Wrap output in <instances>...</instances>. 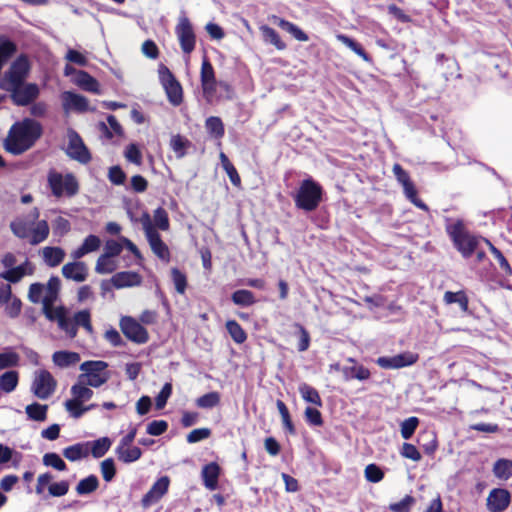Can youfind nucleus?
<instances>
[{
    "mask_svg": "<svg viewBox=\"0 0 512 512\" xmlns=\"http://www.w3.org/2000/svg\"><path fill=\"white\" fill-rule=\"evenodd\" d=\"M495 477L501 480H508L512 476V460L498 459L493 465Z\"/></svg>",
    "mask_w": 512,
    "mask_h": 512,
    "instance_id": "a19ab883",
    "label": "nucleus"
},
{
    "mask_svg": "<svg viewBox=\"0 0 512 512\" xmlns=\"http://www.w3.org/2000/svg\"><path fill=\"white\" fill-rule=\"evenodd\" d=\"M511 495L508 490L495 488L487 497V508L490 512H503L510 504Z\"/></svg>",
    "mask_w": 512,
    "mask_h": 512,
    "instance_id": "f3484780",
    "label": "nucleus"
},
{
    "mask_svg": "<svg viewBox=\"0 0 512 512\" xmlns=\"http://www.w3.org/2000/svg\"><path fill=\"white\" fill-rule=\"evenodd\" d=\"M139 222L142 224L145 236L150 245L152 252L162 261H170V251L168 246L162 240L157 229L153 226L150 214L144 211L139 218Z\"/></svg>",
    "mask_w": 512,
    "mask_h": 512,
    "instance_id": "423d86ee",
    "label": "nucleus"
},
{
    "mask_svg": "<svg viewBox=\"0 0 512 512\" xmlns=\"http://www.w3.org/2000/svg\"><path fill=\"white\" fill-rule=\"evenodd\" d=\"M19 360L20 357L16 352L0 353V370L18 366Z\"/></svg>",
    "mask_w": 512,
    "mask_h": 512,
    "instance_id": "338daca9",
    "label": "nucleus"
},
{
    "mask_svg": "<svg viewBox=\"0 0 512 512\" xmlns=\"http://www.w3.org/2000/svg\"><path fill=\"white\" fill-rule=\"evenodd\" d=\"M415 499L411 495H406L401 501L391 503L389 509L392 512H410L411 506L414 504Z\"/></svg>",
    "mask_w": 512,
    "mask_h": 512,
    "instance_id": "774afa93",
    "label": "nucleus"
},
{
    "mask_svg": "<svg viewBox=\"0 0 512 512\" xmlns=\"http://www.w3.org/2000/svg\"><path fill=\"white\" fill-rule=\"evenodd\" d=\"M170 479L168 476L159 478L143 496L141 503L143 507H149L158 502L168 491Z\"/></svg>",
    "mask_w": 512,
    "mask_h": 512,
    "instance_id": "dca6fc26",
    "label": "nucleus"
},
{
    "mask_svg": "<svg viewBox=\"0 0 512 512\" xmlns=\"http://www.w3.org/2000/svg\"><path fill=\"white\" fill-rule=\"evenodd\" d=\"M485 242L488 245L489 250L492 253L493 257L498 262L503 274L505 276H511L512 268H511L508 260L506 259V257L503 255V253L497 247H495L488 239H485Z\"/></svg>",
    "mask_w": 512,
    "mask_h": 512,
    "instance_id": "49530a36",
    "label": "nucleus"
},
{
    "mask_svg": "<svg viewBox=\"0 0 512 512\" xmlns=\"http://www.w3.org/2000/svg\"><path fill=\"white\" fill-rule=\"evenodd\" d=\"M60 279L57 276H51L47 283V295L43 298V305L46 315L49 319H53V316L50 312V307L55 301L57 294L60 290Z\"/></svg>",
    "mask_w": 512,
    "mask_h": 512,
    "instance_id": "5701e85b",
    "label": "nucleus"
},
{
    "mask_svg": "<svg viewBox=\"0 0 512 512\" xmlns=\"http://www.w3.org/2000/svg\"><path fill=\"white\" fill-rule=\"evenodd\" d=\"M276 406L278 408V411L281 415V418H282V423L285 427V429L290 433V434H295V426L292 422V419H291V416H290V412L286 406V404L282 401V400H277L276 402Z\"/></svg>",
    "mask_w": 512,
    "mask_h": 512,
    "instance_id": "4d7b16f0",
    "label": "nucleus"
},
{
    "mask_svg": "<svg viewBox=\"0 0 512 512\" xmlns=\"http://www.w3.org/2000/svg\"><path fill=\"white\" fill-rule=\"evenodd\" d=\"M64 405L69 414L75 419H78L85 414L83 403L73 397L68 399Z\"/></svg>",
    "mask_w": 512,
    "mask_h": 512,
    "instance_id": "69168bd1",
    "label": "nucleus"
},
{
    "mask_svg": "<svg viewBox=\"0 0 512 512\" xmlns=\"http://www.w3.org/2000/svg\"><path fill=\"white\" fill-rule=\"evenodd\" d=\"M114 288L122 289L125 287L139 286L142 283L141 276L134 271L117 272L112 276Z\"/></svg>",
    "mask_w": 512,
    "mask_h": 512,
    "instance_id": "6ab92c4d",
    "label": "nucleus"
},
{
    "mask_svg": "<svg viewBox=\"0 0 512 512\" xmlns=\"http://www.w3.org/2000/svg\"><path fill=\"white\" fill-rule=\"evenodd\" d=\"M79 368L82 373L78 375L77 379L92 388L102 386L110 378V373L107 370L108 363L102 360L85 361L80 364Z\"/></svg>",
    "mask_w": 512,
    "mask_h": 512,
    "instance_id": "20e7f679",
    "label": "nucleus"
},
{
    "mask_svg": "<svg viewBox=\"0 0 512 512\" xmlns=\"http://www.w3.org/2000/svg\"><path fill=\"white\" fill-rule=\"evenodd\" d=\"M277 24L281 29L291 34L296 40L301 42L309 40L308 35L296 24L282 18H278Z\"/></svg>",
    "mask_w": 512,
    "mask_h": 512,
    "instance_id": "4c0bfd02",
    "label": "nucleus"
},
{
    "mask_svg": "<svg viewBox=\"0 0 512 512\" xmlns=\"http://www.w3.org/2000/svg\"><path fill=\"white\" fill-rule=\"evenodd\" d=\"M19 374L17 371L11 370L0 376V390L5 393H11L18 385Z\"/></svg>",
    "mask_w": 512,
    "mask_h": 512,
    "instance_id": "ea45409f",
    "label": "nucleus"
},
{
    "mask_svg": "<svg viewBox=\"0 0 512 512\" xmlns=\"http://www.w3.org/2000/svg\"><path fill=\"white\" fill-rule=\"evenodd\" d=\"M190 146L191 142L180 134L173 135L170 139V147L175 152L177 158H183Z\"/></svg>",
    "mask_w": 512,
    "mask_h": 512,
    "instance_id": "79ce46f5",
    "label": "nucleus"
},
{
    "mask_svg": "<svg viewBox=\"0 0 512 512\" xmlns=\"http://www.w3.org/2000/svg\"><path fill=\"white\" fill-rule=\"evenodd\" d=\"M76 84L85 91L99 93L98 81L86 71H78L76 74Z\"/></svg>",
    "mask_w": 512,
    "mask_h": 512,
    "instance_id": "2f4dec72",
    "label": "nucleus"
},
{
    "mask_svg": "<svg viewBox=\"0 0 512 512\" xmlns=\"http://www.w3.org/2000/svg\"><path fill=\"white\" fill-rule=\"evenodd\" d=\"M153 218H154V222H155V225H153V226L155 228H159L162 231H166L169 229V227H170L169 216H168L167 211L163 207H158L154 211Z\"/></svg>",
    "mask_w": 512,
    "mask_h": 512,
    "instance_id": "052dcab7",
    "label": "nucleus"
},
{
    "mask_svg": "<svg viewBox=\"0 0 512 512\" xmlns=\"http://www.w3.org/2000/svg\"><path fill=\"white\" fill-rule=\"evenodd\" d=\"M47 184L52 195L56 198L62 196L70 198L79 192V183L72 173L62 175L60 172L51 169L47 175Z\"/></svg>",
    "mask_w": 512,
    "mask_h": 512,
    "instance_id": "39448f33",
    "label": "nucleus"
},
{
    "mask_svg": "<svg viewBox=\"0 0 512 512\" xmlns=\"http://www.w3.org/2000/svg\"><path fill=\"white\" fill-rule=\"evenodd\" d=\"M99 487V480L96 475L91 474L84 479H81L75 490L78 495H88L95 492Z\"/></svg>",
    "mask_w": 512,
    "mask_h": 512,
    "instance_id": "e433bc0d",
    "label": "nucleus"
},
{
    "mask_svg": "<svg viewBox=\"0 0 512 512\" xmlns=\"http://www.w3.org/2000/svg\"><path fill=\"white\" fill-rule=\"evenodd\" d=\"M446 232L464 258H470L476 252L479 239L467 230L462 220L447 225Z\"/></svg>",
    "mask_w": 512,
    "mask_h": 512,
    "instance_id": "7ed1b4c3",
    "label": "nucleus"
},
{
    "mask_svg": "<svg viewBox=\"0 0 512 512\" xmlns=\"http://www.w3.org/2000/svg\"><path fill=\"white\" fill-rule=\"evenodd\" d=\"M343 374L347 380H349V379L367 380L371 376L369 369L364 367L363 365L345 367L343 369Z\"/></svg>",
    "mask_w": 512,
    "mask_h": 512,
    "instance_id": "8fccbe9b",
    "label": "nucleus"
},
{
    "mask_svg": "<svg viewBox=\"0 0 512 512\" xmlns=\"http://www.w3.org/2000/svg\"><path fill=\"white\" fill-rule=\"evenodd\" d=\"M221 396L217 391H212L198 397L195 404L198 408L211 409L220 404Z\"/></svg>",
    "mask_w": 512,
    "mask_h": 512,
    "instance_id": "de8ad7c7",
    "label": "nucleus"
},
{
    "mask_svg": "<svg viewBox=\"0 0 512 512\" xmlns=\"http://www.w3.org/2000/svg\"><path fill=\"white\" fill-rule=\"evenodd\" d=\"M260 31L265 42L272 44L278 50L286 49V43L281 39L279 33L275 29L268 25H262L260 27Z\"/></svg>",
    "mask_w": 512,
    "mask_h": 512,
    "instance_id": "473e14b6",
    "label": "nucleus"
},
{
    "mask_svg": "<svg viewBox=\"0 0 512 512\" xmlns=\"http://www.w3.org/2000/svg\"><path fill=\"white\" fill-rule=\"evenodd\" d=\"M418 425H419V419L415 416L405 419L401 423V430H400L401 436L405 440L410 439L413 436V434L415 433Z\"/></svg>",
    "mask_w": 512,
    "mask_h": 512,
    "instance_id": "bf43d9fd",
    "label": "nucleus"
},
{
    "mask_svg": "<svg viewBox=\"0 0 512 512\" xmlns=\"http://www.w3.org/2000/svg\"><path fill=\"white\" fill-rule=\"evenodd\" d=\"M31 223L24 221L23 219H16L10 223V229L17 237L25 239L31 233V225L39 217L38 208H34L30 214Z\"/></svg>",
    "mask_w": 512,
    "mask_h": 512,
    "instance_id": "4be33fe9",
    "label": "nucleus"
},
{
    "mask_svg": "<svg viewBox=\"0 0 512 512\" xmlns=\"http://www.w3.org/2000/svg\"><path fill=\"white\" fill-rule=\"evenodd\" d=\"M298 390L304 401L314 404L317 407H322L323 402L317 389L307 383H302L299 385Z\"/></svg>",
    "mask_w": 512,
    "mask_h": 512,
    "instance_id": "f704fd0d",
    "label": "nucleus"
},
{
    "mask_svg": "<svg viewBox=\"0 0 512 512\" xmlns=\"http://www.w3.org/2000/svg\"><path fill=\"white\" fill-rule=\"evenodd\" d=\"M62 99L65 109H73L78 112H86L89 108L87 98L80 94L71 91H65L62 94Z\"/></svg>",
    "mask_w": 512,
    "mask_h": 512,
    "instance_id": "412c9836",
    "label": "nucleus"
},
{
    "mask_svg": "<svg viewBox=\"0 0 512 512\" xmlns=\"http://www.w3.org/2000/svg\"><path fill=\"white\" fill-rule=\"evenodd\" d=\"M17 51L16 44L5 38H0V62L4 65Z\"/></svg>",
    "mask_w": 512,
    "mask_h": 512,
    "instance_id": "603ef678",
    "label": "nucleus"
},
{
    "mask_svg": "<svg viewBox=\"0 0 512 512\" xmlns=\"http://www.w3.org/2000/svg\"><path fill=\"white\" fill-rule=\"evenodd\" d=\"M100 246V238L96 235L90 234L84 239L82 245L71 253V257L74 260L81 259L86 254L97 251Z\"/></svg>",
    "mask_w": 512,
    "mask_h": 512,
    "instance_id": "b1692460",
    "label": "nucleus"
},
{
    "mask_svg": "<svg viewBox=\"0 0 512 512\" xmlns=\"http://www.w3.org/2000/svg\"><path fill=\"white\" fill-rule=\"evenodd\" d=\"M231 301L240 307H249L257 302L254 293L247 289H239L232 293Z\"/></svg>",
    "mask_w": 512,
    "mask_h": 512,
    "instance_id": "72a5a7b5",
    "label": "nucleus"
},
{
    "mask_svg": "<svg viewBox=\"0 0 512 512\" xmlns=\"http://www.w3.org/2000/svg\"><path fill=\"white\" fill-rule=\"evenodd\" d=\"M55 316H56L59 328L61 330L65 331L66 334L70 338L76 337L77 328L75 327V322L73 321V318L68 317L63 308L57 309Z\"/></svg>",
    "mask_w": 512,
    "mask_h": 512,
    "instance_id": "c756f323",
    "label": "nucleus"
},
{
    "mask_svg": "<svg viewBox=\"0 0 512 512\" xmlns=\"http://www.w3.org/2000/svg\"><path fill=\"white\" fill-rule=\"evenodd\" d=\"M11 100L17 106H27L39 96V88L35 83L11 85Z\"/></svg>",
    "mask_w": 512,
    "mask_h": 512,
    "instance_id": "f8f14e48",
    "label": "nucleus"
},
{
    "mask_svg": "<svg viewBox=\"0 0 512 512\" xmlns=\"http://www.w3.org/2000/svg\"><path fill=\"white\" fill-rule=\"evenodd\" d=\"M225 328L236 344H243L247 340V333L236 320H227Z\"/></svg>",
    "mask_w": 512,
    "mask_h": 512,
    "instance_id": "c9c22d12",
    "label": "nucleus"
},
{
    "mask_svg": "<svg viewBox=\"0 0 512 512\" xmlns=\"http://www.w3.org/2000/svg\"><path fill=\"white\" fill-rule=\"evenodd\" d=\"M25 274L26 270L24 265H19L17 267L2 272L0 274V277L11 283H17L24 277Z\"/></svg>",
    "mask_w": 512,
    "mask_h": 512,
    "instance_id": "e2e57ef3",
    "label": "nucleus"
},
{
    "mask_svg": "<svg viewBox=\"0 0 512 512\" xmlns=\"http://www.w3.org/2000/svg\"><path fill=\"white\" fill-rule=\"evenodd\" d=\"M68 138L66 154L71 159L81 164H88L92 160V156L81 136L75 130L71 129L68 132Z\"/></svg>",
    "mask_w": 512,
    "mask_h": 512,
    "instance_id": "9b49d317",
    "label": "nucleus"
},
{
    "mask_svg": "<svg viewBox=\"0 0 512 512\" xmlns=\"http://www.w3.org/2000/svg\"><path fill=\"white\" fill-rule=\"evenodd\" d=\"M70 392L74 399L82 403L90 400L94 394L90 386L82 384V381H79V379H77L76 383L72 385Z\"/></svg>",
    "mask_w": 512,
    "mask_h": 512,
    "instance_id": "58836bf2",
    "label": "nucleus"
},
{
    "mask_svg": "<svg viewBox=\"0 0 512 512\" xmlns=\"http://www.w3.org/2000/svg\"><path fill=\"white\" fill-rule=\"evenodd\" d=\"M116 454L120 461L123 463H132L139 460L142 456V450L137 446H123L118 445Z\"/></svg>",
    "mask_w": 512,
    "mask_h": 512,
    "instance_id": "c85d7f7f",
    "label": "nucleus"
},
{
    "mask_svg": "<svg viewBox=\"0 0 512 512\" xmlns=\"http://www.w3.org/2000/svg\"><path fill=\"white\" fill-rule=\"evenodd\" d=\"M30 69V64L27 56L20 55L11 64L9 70L6 73V78L11 85L21 84L26 78Z\"/></svg>",
    "mask_w": 512,
    "mask_h": 512,
    "instance_id": "2eb2a0df",
    "label": "nucleus"
},
{
    "mask_svg": "<svg viewBox=\"0 0 512 512\" xmlns=\"http://www.w3.org/2000/svg\"><path fill=\"white\" fill-rule=\"evenodd\" d=\"M322 186L312 178L304 179L294 195L295 206L305 212L315 211L323 200Z\"/></svg>",
    "mask_w": 512,
    "mask_h": 512,
    "instance_id": "f03ea898",
    "label": "nucleus"
},
{
    "mask_svg": "<svg viewBox=\"0 0 512 512\" xmlns=\"http://www.w3.org/2000/svg\"><path fill=\"white\" fill-rule=\"evenodd\" d=\"M89 442L76 443L63 449V456L69 461H78L89 455Z\"/></svg>",
    "mask_w": 512,
    "mask_h": 512,
    "instance_id": "a878e982",
    "label": "nucleus"
},
{
    "mask_svg": "<svg viewBox=\"0 0 512 512\" xmlns=\"http://www.w3.org/2000/svg\"><path fill=\"white\" fill-rule=\"evenodd\" d=\"M53 362L60 368H66L77 364L80 361V355L72 351H56L52 356Z\"/></svg>",
    "mask_w": 512,
    "mask_h": 512,
    "instance_id": "bb28decb",
    "label": "nucleus"
},
{
    "mask_svg": "<svg viewBox=\"0 0 512 512\" xmlns=\"http://www.w3.org/2000/svg\"><path fill=\"white\" fill-rule=\"evenodd\" d=\"M221 468L216 462H210L203 466L201 476L204 486L209 490H215L218 487V480Z\"/></svg>",
    "mask_w": 512,
    "mask_h": 512,
    "instance_id": "aec40b11",
    "label": "nucleus"
},
{
    "mask_svg": "<svg viewBox=\"0 0 512 512\" xmlns=\"http://www.w3.org/2000/svg\"><path fill=\"white\" fill-rule=\"evenodd\" d=\"M100 470L103 479L106 482H111L116 475V467L113 458H106L100 464Z\"/></svg>",
    "mask_w": 512,
    "mask_h": 512,
    "instance_id": "0e129e2a",
    "label": "nucleus"
},
{
    "mask_svg": "<svg viewBox=\"0 0 512 512\" xmlns=\"http://www.w3.org/2000/svg\"><path fill=\"white\" fill-rule=\"evenodd\" d=\"M159 79L165 90L168 101L173 106H179L183 102V89L170 69L161 64L159 66Z\"/></svg>",
    "mask_w": 512,
    "mask_h": 512,
    "instance_id": "0eeeda50",
    "label": "nucleus"
},
{
    "mask_svg": "<svg viewBox=\"0 0 512 512\" xmlns=\"http://www.w3.org/2000/svg\"><path fill=\"white\" fill-rule=\"evenodd\" d=\"M89 443L91 445L89 452H91L94 458L103 457L108 452L112 444L108 437H102Z\"/></svg>",
    "mask_w": 512,
    "mask_h": 512,
    "instance_id": "09e8293b",
    "label": "nucleus"
},
{
    "mask_svg": "<svg viewBox=\"0 0 512 512\" xmlns=\"http://www.w3.org/2000/svg\"><path fill=\"white\" fill-rule=\"evenodd\" d=\"M43 464L45 466L52 467L58 471H65L67 470V465L64 462V460L55 452H49L46 453L43 456Z\"/></svg>",
    "mask_w": 512,
    "mask_h": 512,
    "instance_id": "13d9d810",
    "label": "nucleus"
},
{
    "mask_svg": "<svg viewBox=\"0 0 512 512\" xmlns=\"http://www.w3.org/2000/svg\"><path fill=\"white\" fill-rule=\"evenodd\" d=\"M25 411L29 419L41 422L47 419L48 406L34 402L27 405Z\"/></svg>",
    "mask_w": 512,
    "mask_h": 512,
    "instance_id": "37998d69",
    "label": "nucleus"
},
{
    "mask_svg": "<svg viewBox=\"0 0 512 512\" xmlns=\"http://www.w3.org/2000/svg\"><path fill=\"white\" fill-rule=\"evenodd\" d=\"M175 34L182 52L186 55H190L196 47V34L187 16L183 15L179 17L175 26Z\"/></svg>",
    "mask_w": 512,
    "mask_h": 512,
    "instance_id": "6e6552de",
    "label": "nucleus"
},
{
    "mask_svg": "<svg viewBox=\"0 0 512 512\" xmlns=\"http://www.w3.org/2000/svg\"><path fill=\"white\" fill-rule=\"evenodd\" d=\"M293 327L297 330V334L299 336L297 350L299 352H304V351L308 350V348L310 346V342H311L309 332L306 330V328L302 324H300L298 322H295L293 324Z\"/></svg>",
    "mask_w": 512,
    "mask_h": 512,
    "instance_id": "6e6d98bb",
    "label": "nucleus"
},
{
    "mask_svg": "<svg viewBox=\"0 0 512 512\" xmlns=\"http://www.w3.org/2000/svg\"><path fill=\"white\" fill-rule=\"evenodd\" d=\"M73 321L75 322V327L78 329L79 326L83 327L88 333L93 332V326L91 323V314L90 311L85 309L78 311L73 316Z\"/></svg>",
    "mask_w": 512,
    "mask_h": 512,
    "instance_id": "864d4df0",
    "label": "nucleus"
},
{
    "mask_svg": "<svg viewBox=\"0 0 512 512\" xmlns=\"http://www.w3.org/2000/svg\"><path fill=\"white\" fill-rule=\"evenodd\" d=\"M43 259L49 267H56L61 264L65 258V251L61 247H44Z\"/></svg>",
    "mask_w": 512,
    "mask_h": 512,
    "instance_id": "7c9ffc66",
    "label": "nucleus"
},
{
    "mask_svg": "<svg viewBox=\"0 0 512 512\" xmlns=\"http://www.w3.org/2000/svg\"><path fill=\"white\" fill-rule=\"evenodd\" d=\"M205 127L208 133L215 138H222L225 133L224 124L221 118L216 116H211L206 119Z\"/></svg>",
    "mask_w": 512,
    "mask_h": 512,
    "instance_id": "3c124183",
    "label": "nucleus"
},
{
    "mask_svg": "<svg viewBox=\"0 0 512 512\" xmlns=\"http://www.w3.org/2000/svg\"><path fill=\"white\" fill-rule=\"evenodd\" d=\"M418 359L419 355L417 353L407 351L392 357H379L376 363L383 369H399L415 364Z\"/></svg>",
    "mask_w": 512,
    "mask_h": 512,
    "instance_id": "ddd939ff",
    "label": "nucleus"
},
{
    "mask_svg": "<svg viewBox=\"0 0 512 512\" xmlns=\"http://www.w3.org/2000/svg\"><path fill=\"white\" fill-rule=\"evenodd\" d=\"M171 279L177 293L184 294L187 288V276L184 272L174 267L171 269Z\"/></svg>",
    "mask_w": 512,
    "mask_h": 512,
    "instance_id": "5fc2aeb1",
    "label": "nucleus"
},
{
    "mask_svg": "<svg viewBox=\"0 0 512 512\" xmlns=\"http://www.w3.org/2000/svg\"><path fill=\"white\" fill-rule=\"evenodd\" d=\"M392 170L396 180L402 185L406 198L416 207L428 211V206L418 197V191L409 173L399 163H395Z\"/></svg>",
    "mask_w": 512,
    "mask_h": 512,
    "instance_id": "1a4fd4ad",
    "label": "nucleus"
},
{
    "mask_svg": "<svg viewBox=\"0 0 512 512\" xmlns=\"http://www.w3.org/2000/svg\"><path fill=\"white\" fill-rule=\"evenodd\" d=\"M117 268V262L113 258L101 254L96 261L95 272L101 275L110 274L116 271Z\"/></svg>",
    "mask_w": 512,
    "mask_h": 512,
    "instance_id": "c03bdc74",
    "label": "nucleus"
},
{
    "mask_svg": "<svg viewBox=\"0 0 512 512\" xmlns=\"http://www.w3.org/2000/svg\"><path fill=\"white\" fill-rule=\"evenodd\" d=\"M443 302L446 305L458 304L462 312H467L469 308V299L463 290L457 292L446 291L443 296Z\"/></svg>",
    "mask_w": 512,
    "mask_h": 512,
    "instance_id": "cd10ccee",
    "label": "nucleus"
},
{
    "mask_svg": "<svg viewBox=\"0 0 512 512\" xmlns=\"http://www.w3.org/2000/svg\"><path fill=\"white\" fill-rule=\"evenodd\" d=\"M364 475L366 480L371 483H378L382 481L385 476L382 469L374 463H371L365 467Z\"/></svg>",
    "mask_w": 512,
    "mask_h": 512,
    "instance_id": "680f3d73",
    "label": "nucleus"
},
{
    "mask_svg": "<svg viewBox=\"0 0 512 512\" xmlns=\"http://www.w3.org/2000/svg\"><path fill=\"white\" fill-rule=\"evenodd\" d=\"M336 39L357 54L363 61L373 64L372 57L365 51L361 43L345 34H337Z\"/></svg>",
    "mask_w": 512,
    "mask_h": 512,
    "instance_id": "393cba45",
    "label": "nucleus"
},
{
    "mask_svg": "<svg viewBox=\"0 0 512 512\" xmlns=\"http://www.w3.org/2000/svg\"><path fill=\"white\" fill-rule=\"evenodd\" d=\"M124 336L133 343L145 344L149 340V333L136 319L131 316H123L119 323Z\"/></svg>",
    "mask_w": 512,
    "mask_h": 512,
    "instance_id": "9d476101",
    "label": "nucleus"
},
{
    "mask_svg": "<svg viewBox=\"0 0 512 512\" xmlns=\"http://www.w3.org/2000/svg\"><path fill=\"white\" fill-rule=\"evenodd\" d=\"M42 134L43 128L38 121L24 118L10 127L3 147L8 153L18 156L31 149Z\"/></svg>",
    "mask_w": 512,
    "mask_h": 512,
    "instance_id": "f257e3e1",
    "label": "nucleus"
},
{
    "mask_svg": "<svg viewBox=\"0 0 512 512\" xmlns=\"http://www.w3.org/2000/svg\"><path fill=\"white\" fill-rule=\"evenodd\" d=\"M62 275L68 280L83 282L88 277V267L85 262L74 260L63 265Z\"/></svg>",
    "mask_w": 512,
    "mask_h": 512,
    "instance_id": "a211bd4d",
    "label": "nucleus"
},
{
    "mask_svg": "<svg viewBox=\"0 0 512 512\" xmlns=\"http://www.w3.org/2000/svg\"><path fill=\"white\" fill-rule=\"evenodd\" d=\"M49 236V225L46 220L38 221L36 227L31 229L30 244L37 245Z\"/></svg>",
    "mask_w": 512,
    "mask_h": 512,
    "instance_id": "a18cd8bd",
    "label": "nucleus"
},
{
    "mask_svg": "<svg viewBox=\"0 0 512 512\" xmlns=\"http://www.w3.org/2000/svg\"><path fill=\"white\" fill-rule=\"evenodd\" d=\"M56 381L47 370H41L33 382L34 394L40 399H47L55 390Z\"/></svg>",
    "mask_w": 512,
    "mask_h": 512,
    "instance_id": "4468645a",
    "label": "nucleus"
}]
</instances>
